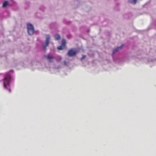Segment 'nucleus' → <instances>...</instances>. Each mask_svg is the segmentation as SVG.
Segmentation results:
<instances>
[{
    "instance_id": "obj_1",
    "label": "nucleus",
    "mask_w": 156,
    "mask_h": 156,
    "mask_svg": "<svg viewBox=\"0 0 156 156\" xmlns=\"http://www.w3.org/2000/svg\"><path fill=\"white\" fill-rule=\"evenodd\" d=\"M11 80V77L9 74L6 75L4 78V86L5 88L8 89L9 92H11L9 87L10 82Z\"/></svg>"
},
{
    "instance_id": "obj_2",
    "label": "nucleus",
    "mask_w": 156,
    "mask_h": 156,
    "mask_svg": "<svg viewBox=\"0 0 156 156\" xmlns=\"http://www.w3.org/2000/svg\"><path fill=\"white\" fill-rule=\"evenodd\" d=\"M27 28L28 34L30 35H33L34 32V30L33 25L30 23H28Z\"/></svg>"
},
{
    "instance_id": "obj_3",
    "label": "nucleus",
    "mask_w": 156,
    "mask_h": 156,
    "mask_svg": "<svg viewBox=\"0 0 156 156\" xmlns=\"http://www.w3.org/2000/svg\"><path fill=\"white\" fill-rule=\"evenodd\" d=\"M50 36L47 35L46 36V40L45 44L43 45V48L44 50L46 49V47L48 46L50 40Z\"/></svg>"
},
{
    "instance_id": "obj_4",
    "label": "nucleus",
    "mask_w": 156,
    "mask_h": 156,
    "mask_svg": "<svg viewBox=\"0 0 156 156\" xmlns=\"http://www.w3.org/2000/svg\"><path fill=\"white\" fill-rule=\"evenodd\" d=\"M66 44V40L65 39H63L62 41V45L58 47H57L58 49L59 50H62L63 49L65 48Z\"/></svg>"
},
{
    "instance_id": "obj_5",
    "label": "nucleus",
    "mask_w": 156,
    "mask_h": 156,
    "mask_svg": "<svg viewBox=\"0 0 156 156\" xmlns=\"http://www.w3.org/2000/svg\"><path fill=\"white\" fill-rule=\"evenodd\" d=\"M76 51L74 50L73 49H70L69 50L68 53V55L69 56H73L76 55Z\"/></svg>"
},
{
    "instance_id": "obj_6",
    "label": "nucleus",
    "mask_w": 156,
    "mask_h": 156,
    "mask_svg": "<svg viewBox=\"0 0 156 156\" xmlns=\"http://www.w3.org/2000/svg\"><path fill=\"white\" fill-rule=\"evenodd\" d=\"M45 57L50 62H51L53 61V57L50 55H46Z\"/></svg>"
},
{
    "instance_id": "obj_7",
    "label": "nucleus",
    "mask_w": 156,
    "mask_h": 156,
    "mask_svg": "<svg viewBox=\"0 0 156 156\" xmlns=\"http://www.w3.org/2000/svg\"><path fill=\"white\" fill-rule=\"evenodd\" d=\"M55 39L56 40H59L60 39V38H61L60 36L58 34H56L55 35Z\"/></svg>"
},
{
    "instance_id": "obj_8",
    "label": "nucleus",
    "mask_w": 156,
    "mask_h": 156,
    "mask_svg": "<svg viewBox=\"0 0 156 156\" xmlns=\"http://www.w3.org/2000/svg\"><path fill=\"white\" fill-rule=\"evenodd\" d=\"M8 5V3L7 1L4 2L3 5V7H6Z\"/></svg>"
},
{
    "instance_id": "obj_9",
    "label": "nucleus",
    "mask_w": 156,
    "mask_h": 156,
    "mask_svg": "<svg viewBox=\"0 0 156 156\" xmlns=\"http://www.w3.org/2000/svg\"><path fill=\"white\" fill-rule=\"evenodd\" d=\"M129 2L131 3L135 4L136 2V0H129Z\"/></svg>"
},
{
    "instance_id": "obj_10",
    "label": "nucleus",
    "mask_w": 156,
    "mask_h": 156,
    "mask_svg": "<svg viewBox=\"0 0 156 156\" xmlns=\"http://www.w3.org/2000/svg\"><path fill=\"white\" fill-rule=\"evenodd\" d=\"M116 51H117V48H115L113 51V54H114Z\"/></svg>"
},
{
    "instance_id": "obj_11",
    "label": "nucleus",
    "mask_w": 156,
    "mask_h": 156,
    "mask_svg": "<svg viewBox=\"0 0 156 156\" xmlns=\"http://www.w3.org/2000/svg\"><path fill=\"white\" fill-rule=\"evenodd\" d=\"M123 46V45H122L121 46V47H118V48H117L118 50H119V49H121L122 47Z\"/></svg>"
},
{
    "instance_id": "obj_12",
    "label": "nucleus",
    "mask_w": 156,
    "mask_h": 156,
    "mask_svg": "<svg viewBox=\"0 0 156 156\" xmlns=\"http://www.w3.org/2000/svg\"><path fill=\"white\" fill-rule=\"evenodd\" d=\"M86 57L85 56H83L81 58V60H82L84 59Z\"/></svg>"
}]
</instances>
